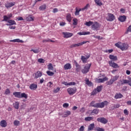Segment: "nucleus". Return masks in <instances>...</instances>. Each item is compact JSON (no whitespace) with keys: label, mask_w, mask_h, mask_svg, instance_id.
<instances>
[{"label":"nucleus","mask_w":131,"mask_h":131,"mask_svg":"<svg viewBox=\"0 0 131 131\" xmlns=\"http://www.w3.org/2000/svg\"><path fill=\"white\" fill-rule=\"evenodd\" d=\"M95 103L96 101H92L90 103V106H91V107H94V108H104L105 106H107L108 104H109V102L106 100L100 103Z\"/></svg>","instance_id":"f257e3e1"},{"label":"nucleus","mask_w":131,"mask_h":131,"mask_svg":"<svg viewBox=\"0 0 131 131\" xmlns=\"http://www.w3.org/2000/svg\"><path fill=\"white\" fill-rule=\"evenodd\" d=\"M115 47L120 49L121 51H126L129 48L128 44L126 43H122L121 42H118L115 44Z\"/></svg>","instance_id":"f03ea898"},{"label":"nucleus","mask_w":131,"mask_h":131,"mask_svg":"<svg viewBox=\"0 0 131 131\" xmlns=\"http://www.w3.org/2000/svg\"><path fill=\"white\" fill-rule=\"evenodd\" d=\"M13 95L15 97V98H18L19 99H21L22 98L27 99V98H28L27 94H26L25 93L21 94V92H15L13 93Z\"/></svg>","instance_id":"7ed1b4c3"},{"label":"nucleus","mask_w":131,"mask_h":131,"mask_svg":"<svg viewBox=\"0 0 131 131\" xmlns=\"http://www.w3.org/2000/svg\"><path fill=\"white\" fill-rule=\"evenodd\" d=\"M119 78V76H112L111 79L109 81L106 82V85H112Z\"/></svg>","instance_id":"20e7f679"},{"label":"nucleus","mask_w":131,"mask_h":131,"mask_svg":"<svg viewBox=\"0 0 131 131\" xmlns=\"http://www.w3.org/2000/svg\"><path fill=\"white\" fill-rule=\"evenodd\" d=\"M77 92V89L76 87L74 88H69L67 89V92L70 96H73Z\"/></svg>","instance_id":"39448f33"},{"label":"nucleus","mask_w":131,"mask_h":131,"mask_svg":"<svg viewBox=\"0 0 131 131\" xmlns=\"http://www.w3.org/2000/svg\"><path fill=\"white\" fill-rule=\"evenodd\" d=\"M91 65L92 64L90 63L87 64L86 66H85L83 69H82V73H83V74H86V73L90 71Z\"/></svg>","instance_id":"423d86ee"},{"label":"nucleus","mask_w":131,"mask_h":131,"mask_svg":"<svg viewBox=\"0 0 131 131\" xmlns=\"http://www.w3.org/2000/svg\"><path fill=\"white\" fill-rule=\"evenodd\" d=\"M91 28L93 30H96V31H98V30L100 29V24H99L98 22L95 21L92 24Z\"/></svg>","instance_id":"0eeeda50"},{"label":"nucleus","mask_w":131,"mask_h":131,"mask_svg":"<svg viewBox=\"0 0 131 131\" xmlns=\"http://www.w3.org/2000/svg\"><path fill=\"white\" fill-rule=\"evenodd\" d=\"M97 121H98V122H100L103 124H106V123L108 122V120H107L104 117H99L97 119Z\"/></svg>","instance_id":"6e6552de"},{"label":"nucleus","mask_w":131,"mask_h":131,"mask_svg":"<svg viewBox=\"0 0 131 131\" xmlns=\"http://www.w3.org/2000/svg\"><path fill=\"white\" fill-rule=\"evenodd\" d=\"M89 41H83V42H81L76 44H73L72 45L70 48H71V49H72V48H76L77 47H80V46H82V45H84L85 43H86V42H88Z\"/></svg>","instance_id":"1a4fd4ad"},{"label":"nucleus","mask_w":131,"mask_h":131,"mask_svg":"<svg viewBox=\"0 0 131 131\" xmlns=\"http://www.w3.org/2000/svg\"><path fill=\"white\" fill-rule=\"evenodd\" d=\"M13 17V14L10 13L8 14L7 15H4L3 16V21H5V22L8 21V20H10L11 18Z\"/></svg>","instance_id":"9d476101"},{"label":"nucleus","mask_w":131,"mask_h":131,"mask_svg":"<svg viewBox=\"0 0 131 131\" xmlns=\"http://www.w3.org/2000/svg\"><path fill=\"white\" fill-rule=\"evenodd\" d=\"M108 64L111 67L113 68H119V66L118 64L113 61L112 60H110L108 61Z\"/></svg>","instance_id":"9b49d317"},{"label":"nucleus","mask_w":131,"mask_h":131,"mask_svg":"<svg viewBox=\"0 0 131 131\" xmlns=\"http://www.w3.org/2000/svg\"><path fill=\"white\" fill-rule=\"evenodd\" d=\"M62 34L63 35V37H64V38H69V37L73 36V34L72 33H69L67 32H62Z\"/></svg>","instance_id":"f8f14e48"},{"label":"nucleus","mask_w":131,"mask_h":131,"mask_svg":"<svg viewBox=\"0 0 131 131\" xmlns=\"http://www.w3.org/2000/svg\"><path fill=\"white\" fill-rule=\"evenodd\" d=\"M7 22L8 23L6 24L7 26H13V25H16L17 24L16 21L12 19H8Z\"/></svg>","instance_id":"ddd939ff"},{"label":"nucleus","mask_w":131,"mask_h":131,"mask_svg":"<svg viewBox=\"0 0 131 131\" xmlns=\"http://www.w3.org/2000/svg\"><path fill=\"white\" fill-rule=\"evenodd\" d=\"M108 18L107 19V21H114V19H115V16H114V15H113V14L112 13H108Z\"/></svg>","instance_id":"4468645a"},{"label":"nucleus","mask_w":131,"mask_h":131,"mask_svg":"<svg viewBox=\"0 0 131 131\" xmlns=\"http://www.w3.org/2000/svg\"><path fill=\"white\" fill-rule=\"evenodd\" d=\"M15 4L16 3L15 2H7V3L5 4V7L6 8H7V9H9V8H12V7H14Z\"/></svg>","instance_id":"2eb2a0df"},{"label":"nucleus","mask_w":131,"mask_h":131,"mask_svg":"<svg viewBox=\"0 0 131 131\" xmlns=\"http://www.w3.org/2000/svg\"><path fill=\"white\" fill-rule=\"evenodd\" d=\"M91 57L90 55H87L86 57L84 56H81V60L82 61V63H87L88 62V59H89Z\"/></svg>","instance_id":"dca6fc26"},{"label":"nucleus","mask_w":131,"mask_h":131,"mask_svg":"<svg viewBox=\"0 0 131 131\" xmlns=\"http://www.w3.org/2000/svg\"><path fill=\"white\" fill-rule=\"evenodd\" d=\"M73 63H74L75 66H76V72H79V71L80 70V66L77 63V61L76 60H74Z\"/></svg>","instance_id":"f3484780"},{"label":"nucleus","mask_w":131,"mask_h":131,"mask_svg":"<svg viewBox=\"0 0 131 131\" xmlns=\"http://www.w3.org/2000/svg\"><path fill=\"white\" fill-rule=\"evenodd\" d=\"M108 78L107 77H104L103 78H99L97 80V82L98 83H101L102 82H104V81H107L108 80Z\"/></svg>","instance_id":"a211bd4d"},{"label":"nucleus","mask_w":131,"mask_h":131,"mask_svg":"<svg viewBox=\"0 0 131 131\" xmlns=\"http://www.w3.org/2000/svg\"><path fill=\"white\" fill-rule=\"evenodd\" d=\"M29 89H30L31 91H36V89H37V84L32 83L30 85Z\"/></svg>","instance_id":"6ab92c4d"},{"label":"nucleus","mask_w":131,"mask_h":131,"mask_svg":"<svg viewBox=\"0 0 131 131\" xmlns=\"http://www.w3.org/2000/svg\"><path fill=\"white\" fill-rule=\"evenodd\" d=\"M42 76V72H40V71H38L35 74V78L37 79L39 77H41Z\"/></svg>","instance_id":"aec40b11"},{"label":"nucleus","mask_w":131,"mask_h":131,"mask_svg":"<svg viewBox=\"0 0 131 131\" xmlns=\"http://www.w3.org/2000/svg\"><path fill=\"white\" fill-rule=\"evenodd\" d=\"M72 68V67L71 66V64L70 63H66L64 66V70H69Z\"/></svg>","instance_id":"412c9836"},{"label":"nucleus","mask_w":131,"mask_h":131,"mask_svg":"<svg viewBox=\"0 0 131 131\" xmlns=\"http://www.w3.org/2000/svg\"><path fill=\"white\" fill-rule=\"evenodd\" d=\"M119 21H120V22H124L125 20H126V16L125 15H121L118 18Z\"/></svg>","instance_id":"4be33fe9"},{"label":"nucleus","mask_w":131,"mask_h":131,"mask_svg":"<svg viewBox=\"0 0 131 131\" xmlns=\"http://www.w3.org/2000/svg\"><path fill=\"white\" fill-rule=\"evenodd\" d=\"M115 99L117 100L118 99H121V98H123V95L121 93H116L115 95Z\"/></svg>","instance_id":"5701e85b"},{"label":"nucleus","mask_w":131,"mask_h":131,"mask_svg":"<svg viewBox=\"0 0 131 131\" xmlns=\"http://www.w3.org/2000/svg\"><path fill=\"white\" fill-rule=\"evenodd\" d=\"M71 114V112L69 111H66L64 112V114L62 115V117H68L69 115Z\"/></svg>","instance_id":"b1692460"},{"label":"nucleus","mask_w":131,"mask_h":131,"mask_svg":"<svg viewBox=\"0 0 131 131\" xmlns=\"http://www.w3.org/2000/svg\"><path fill=\"white\" fill-rule=\"evenodd\" d=\"M11 42H20L21 43H23L24 41L20 40V39H15L13 40H10Z\"/></svg>","instance_id":"393cba45"},{"label":"nucleus","mask_w":131,"mask_h":131,"mask_svg":"<svg viewBox=\"0 0 131 131\" xmlns=\"http://www.w3.org/2000/svg\"><path fill=\"white\" fill-rule=\"evenodd\" d=\"M123 83H128L131 86V78H128V80L123 79Z\"/></svg>","instance_id":"a878e982"},{"label":"nucleus","mask_w":131,"mask_h":131,"mask_svg":"<svg viewBox=\"0 0 131 131\" xmlns=\"http://www.w3.org/2000/svg\"><path fill=\"white\" fill-rule=\"evenodd\" d=\"M109 58L112 61H117V56L113 55H110Z\"/></svg>","instance_id":"bb28decb"},{"label":"nucleus","mask_w":131,"mask_h":131,"mask_svg":"<svg viewBox=\"0 0 131 131\" xmlns=\"http://www.w3.org/2000/svg\"><path fill=\"white\" fill-rule=\"evenodd\" d=\"M79 35H88L91 34L90 32H80L77 33Z\"/></svg>","instance_id":"cd10ccee"},{"label":"nucleus","mask_w":131,"mask_h":131,"mask_svg":"<svg viewBox=\"0 0 131 131\" xmlns=\"http://www.w3.org/2000/svg\"><path fill=\"white\" fill-rule=\"evenodd\" d=\"M99 109L98 108H94L92 111H91V114L94 115V114H98L99 113Z\"/></svg>","instance_id":"c85d7f7f"},{"label":"nucleus","mask_w":131,"mask_h":131,"mask_svg":"<svg viewBox=\"0 0 131 131\" xmlns=\"http://www.w3.org/2000/svg\"><path fill=\"white\" fill-rule=\"evenodd\" d=\"M66 19L68 22H71L72 18H71V14L70 13H68L67 14Z\"/></svg>","instance_id":"c756f323"},{"label":"nucleus","mask_w":131,"mask_h":131,"mask_svg":"<svg viewBox=\"0 0 131 131\" xmlns=\"http://www.w3.org/2000/svg\"><path fill=\"white\" fill-rule=\"evenodd\" d=\"M0 125L2 126V127H6L7 126V122L5 120H2L1 121Z\"/></svg>","instance_id":"7c9ffc66"},{"label":"nucleus","mask_w":131,"mask_h":131,"mask_svg":"<svg viewBox=\"0 0 131 131\" xmlns=\"http://www.w3.org/2000/svg\"><path fill=\"white\" fill-rule=\"evenodd\" d=\"M13 105L15 109H17V110L19 109V102L16 101L15 103L13 104Z\"/></svg>","instance_id":"2f4dec72"},{"label":"nucleus","mask_w":131,"mask_h":131,"mask_svg":"<svg viewBox=\"0 0 131 131\" xmlns=\"http://www.w3.org/2000/svg\"><path fill=\"white\" fill-rule=\"evenodd\" d=\"M95 3L97 5V6H99V7H101V6H103V3L101 2L100 0H94Z\"/></svg>","instance_id":"473e14b6"},{"label":"nucleus","mask_w":131,"mask_h":131,"mask_svg":"<svg viewBox=\"0 0 131 131\" xmlns=\"http://www.w3.org/2000/svg\"><path fill=\"white\" fill-rule=\"evenodd\" d=\"M75 10L76 11L75 12V15L76 16H78V15H79V12H80V11H82V9H78L77 7L76 8Z\"/></svg>","instance_id":"72a5a7b5"},{"label":"nucleus","mask_w":131,"mask_h":131,"mask_svg":"<svg viewBox=\"0 0 131 131\" xmlns=\"http://www.w3.org/2000/svg\"><path fill=\"white\" fill-rule=\"evenodd\" d=\"M94 127H95V124L94 123L91 124L88 126V130H93V129H94Z\"/></svg>","instance_id":"f704fd0d"},{"label":"nucleus","mask_w":131,"mask_h":131,"mask_svg":"<svg viewBox=\"0 0 131 131\" xmlns=\"http://www.w3.org/2000/svg\"><path fill=\"white\" fill-rule=\"evenodd\" d=\"M26 19L27 21H33L34 20V18H33V17H32L31 15H29L28 17H26Z\"/></svg>","instance_id":"c9c22d12"},{"label":"nucleus","mask_w":131,"mask_h":131,"mask_svg":"<svg viewBox=\"0 0 131 131\" xmlns=\"http://www.w3.org/2000/svg\"><path fill=\"white\" fill-rule=\"evenodd\" d=\"M85 81L86 82V84L88 85L89 86H92V85H93V83H92V82L90 81L89 79H86Z\"/></svg>","instance_id":"e433bc0d"},{"label":"nucleus","mask_w":131,"mask_h":131,"mask_svg":"<svg viewBox=\"0 0 131 131\" xmlns=\"http://www.w3.org/2000/svg\"><path fill=\"white\" fill-rule=\"evenodd\" d=\"M94 22L92 21H86L85 24L84 25H86V26H92L93 25Z\"/></svg>","instance_id":"4c0bfd02"},{"label":"nucleus","mask_w":131,"mask_h":131,"mask_svg":"<svg viewBox=\"0 0 131 131\" xmlns=\"http://www.w3.org/2000/svg\"><path fill=\"white\" fill-rule=\"evenodd\" d=\"M46 9H47V6L46 5H42L39 8L40 11H45Z\"/></svg>","instance_id":"58836bf2"},{"label":"nucleus","mask_w":131,"mask_h":131,"mask_svg":"<svg viewBox=\"0 0 131 131\" xmlns=\"http://www.w3.org/2000/svg\"><path fill=\"white\" fill-rule=\"evenodd\" d=\"M94 119V117H87L84 119L85 121H91Z\"/></svg>","instance_id":"ea45409f"},{"label":"nucleus","mask_w":131,"mask_h":131,"mask_svg":"<svg viewBox=\"0 0 131 131\" xmlns=\"http://www.w3.org/2000/svg\"><path fill=\"white\" fill-rule=\"evenodd\" d=\"M47 74H48L49 75V76H54V74H55V73H54V72H51L50 71H47L46 72Z\"/></svg>","instance_id":"a19ab883"},{"label":"nucleus","mask_w":131,"mask_h":131,"mask_svg":"<svg viewBox=\"0 0 131 131\" xmlns=\"http://www.w3.org/2000/svg\"><path fill=\"white\" fill-rule=\"evenodd\" d=\"M48 68L49 70H54V67H53V64L52 63H49L48 65Z\"/></svg>","instance_id":"79ce46f5"},{"label":"nucleus","mask_w":131,"mask_h":131,"mask_svg":"<svg viewBox=\"0 0 131 131\" xmlns=\"http://www.w3.org/2000/svg\"><path fill=\"white\" fill-rule=\"evenodd\" d=\"M102 88H103V86H102V85L98 86L97 87V88L96 89V91H97V92L98 93H100V92H101L102 91Z\"/></svg>","instance_id":"37998d69"},{"label":"nucleus","mask_w":131,"mask_h":131,"mask_svg":"<svg viewBox=\"0 0 131 131\" xmlns=\"http://www.w3.org/2000/svg\"><path fill=\"white\" fill-rule=\"evenodd\" d=\"M90 7H91L90 4H87L85 7H84L82 8H81L82 9V11H84V10H88V8H90Z\"/></svg>","instance_id":"c03bdc74"},{"label":"nucleus","mask_w":131,"mask_h":131,"mask_svg":"<svg viewBox=\"0 0 131 131\" xmlns=\"http://www.w3.org/2000/svg\"><path fill=\"white\" fill-rule=\"evenodd\" d=\"M60 87H57L56 89H54V90H53V93H54V94H57V93H58V92H59V91H60Z\"/></svg>","instance_id":"a18cd8bd"},{"label":"nucleus","mask_w":131,"mask_h":131,"mask_svg":"<svg viewBox=\"0 0 131 131\" xmlns=\"http://www.w3.org/2000/svg\"><path fill=\"white\" fill-rule=\"evenodd\" d=\"M42 41L43 42H50V41L51 42H55V41L51 40L50 39H45L43 40Z\"/></svg>","instance_id":"49530a36"},{"label":"nucleus","mask_w":131,"mask_h":131,"mask_svg":"<svg viewBox=\"0 0 131 131\" xmlns=\"http://www.w3.org/2000/svg\"><path fill=\"white\" fill-rule=\"evenodd\" d=\"M19 124L20 121H19L18 120H15L13 122L14 125H15L16 126H18V125H19Z\"/></svg>","instance_id":"de8ad7c7"},{"label":"nucleus","mask_w":131,"mask_h":131,"mask_svg":"<svg viewBox=\"0 0 131 131\" xmlns=\"http://www.w3.org/2000/svg\"><path fill=\"white\" fill-rule=\"evenodd\" d=\"M98 91H97V90L96 89H95L93 91V92H92V93H91V95H92V96H95V95H96V94H98Z\"/></svg>","instance_id":"09e8293b"},{"label":"nucleus","mask_w":131,"mask_h":131,"mask_svg":"<svg viewBox=\"0 0 131 131\" xmlns=\"http://www.w3.org/2000/svg\"><path fill=\"white\" fill-rule=\"evenodd\" d=\"M10 93H11V92L10 91V89H7L5 90V95H10Z\"/></svg>","instance_id":"8fccbe9b"},{"label":"nucleus","mask_w":131,"mask_h":131,"mask_svg":"<svg viewBox=\"0 0 131 131\" xmlns=\"http://www.w3.org/2000/svg\"><path fill=\"white\" fill-rule=\"evenodd\" d=\"M96 130L97 131H105V129L103 128H101L100 127H98L96 128Z\"/></svg>","instance_id":"3c124183"},{"label":"nucleus","mask_w":131,"mask_h":131,"mask_svg":"<svg viewBox=\"0 0 131 131\" xmlns=\"http://www.w3.org/2000/svg\"><path fill=\"white\" fill-rule=\"evenodd\" d=\"M73 25H77V19L76 18H74L73 19Z\"/></svg>","instance_id":"603ef678"},{"label":"nucleus","mask_w":131,"mask_h":131,"mask_svg":"<svg viewBox=\"0 0 131 131\" xmlns=\"http://www.w3.org/2000/svg\"><path fill=\"white\" fill-rule=\"evenodd\" d=\"M52 85H53V82H52L51 81H50L47 83V86L48 88H52Z\"/></svg>","instance_id":"864d4df0"},{"label":"nucleus","mask_w":131,"mask_h":131,"mask_svg":"<svg viewBox=\"0 0 131 131\" xmlns=\"http://www.w3.org/2000/svg\"><path fill=\"white\" fill-rule=\"evenodd\" d=\"M32 52H33V53H34L35 54H38V53H39V50L38 49H36V50H33L32 49Z\"/></svg>","instance_id":"5fc2aeb1"},{"label":"nucleus","mask_w":131,"mask_h":131,"mask_svg":"<svg viewBox=\"0 0 131 131\" xmlns=\"http://www.w3.org/2000/svg\"><path fill=\"white\" fill-rule=\"evenodd\" d=\"M38 62H39V63H45V60L42 58H39L38 59Z\"/></svg>","instance_id":"6e6d98bb"},{"label":"nucleus","mask_w":131,"mask_h":131,"mask_svg":"<svg viewBox=\"0 0 131 131\" xmlns=\"http://www.w3.org/2000/svg\"><path fill=\"white\" fill-rule=\"evenodd\" d=\"M85 112V108H84V107H81L80 110V112L81 113H84V112Z\"/></svg>","instance_id":"4d7b16f0"},{"label":"nucleus","mask_w":131,"mask_h":131,"mask_svg":"<svg viewBox=\"0 0 131 131\" xmlns=\"http://www.w3.org/2000/svg\"><path fill=\"white\" fill-rule=\"evenodd\" d=\"M63 108H68V107H69V104L67 103H64L63 104Z\"/></svg>","instance_id":"13d9d810"},{"label":"nucleus","mask_w":131,"mask_h":131,"mask_svg":"<svg viewBox=\"0 0 131 131\" xmlns=\"http://www.w3.org/2000/svg\"><path fill=\"white\" fill-rule=\"evenodd\" d=\"M76 83L75 82H71L69 83V85H75Z\"/></svg>","instance_id":"bf43d9fd"},{"label":"nucleus","mask_w":131,"mask_h":131,"mask_svg":"<svg viewBox=\"0 0 131 131\" xmlns=\"http://www.w3.org/2000/svg\"><path fill=\"white\" fill-rule=\"evenodd\" d=\"M124 114L125 115H128V111L127 110L125 109L124 110Z\"/></svg>","instance_id":"052dcab7"},{"label":"nucleus","mask_w":131,"mask_h":131,"mask_svg":"<svg viewBox=\"0 0 131 131\" xmlns=\"http://www.w3.org/2000/svg\"><path fill=\"white\" fill-rule=\"evenodd\" d=\"M60 26H65L66 25V23L65 22H61L59 24Z\"/></svg>","instance_id":"680f3d73"},{"label":"nucleus","mask_w":131,"mask_h":131,"mask_svg":"<svg viewBox=\"0 0 131 131\" xmlns=\"http://www.w3.org/2000/svg\"><path fill=\"white\" fill-rule=\"evenodd\" d=\"M79 131H84V126H81L79 129Z\"/></svg>","instance_id":"e2e57ef3"},{"label":"nucleus","mask_w":131,"mask_h":131,"mask_svg":"<svg viewBox=\"0 0 131 131\" xmlns=\"http://www.w3.org/2000/svg\"><path fill=\"white\" fill-rule=\"evenodd\" d=\"M62 84H64V85H69V83L66 82V81H63L62 82Z\"/></svg>","instance_id":"0e129e2a"},{"label":"nucleus","mask_w":131,"mask_h":131,"mask_svg":"<svg viewBox=\"0 0 131 131\" xmlns=\"http://www.w3.org/2000/svg\"><path fill=\"white\" fill-rule=\"evenodd\" d=\"M44 81H45V79H43V78H42L41 79H40L39 82L41 84L43 83Z\"/></svg>","instance_id":"69168bd1"},{"label":"nucleus","mask_w":131,"mask_h":131,"mask_svg":"<svg viewBox=\"0 0 131 131\" xmlns=\"http://www.w3.org/2000/svg\"><path fill=\"white\" fill-rule=\"evenodd\" d=\"M127 31L128 32H131V25L128 27Z\"/></svg>","instance_id":"338daca9"},{"label":"nucleus","mask_w":131,"mask_h":131,"mask_svg":"<svg viewBox=\"0 0 131 131\" xmlns=\"http://www.w3.org/2000/svg\"><path fill=\"white\" fill-rule=\"evenodd\" d=\"M58 12V9L57 8H54L53 10V13H57Z\"/></svg>","instance_id":"774afa93"}]
</instances>
